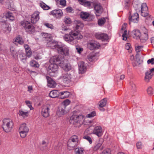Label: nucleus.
Here are the masks:
<instances>
[{
  "label": "nucleus",
  "mask_w": 154,
  "mask_h": 154,
  "mask_svg": "<svg viewBox=\"0 0 154 154\" xmlns=\"http://www.w3.org/2000/svg\"><path fill=\"white\" fill-rule=\"evenodd\" d=\"M82 35L78 31L74 30L70 31L69 34H66L63 37L64 40L70 44L75 43L77 40L82 39Z\"/></svg>",
  "instance_id": "1"
},
{
  "label": "nucleus",
  "mask_w": 154,
  "mask_h": 154,
  "mask_svg": "<svg viewBox=\"0 0 154 154\" xmlns=\"http://www.w3.org/2000/svg\"><path fill=\"white\" fill-rule=\"evenodd\" d=\"M48 46L52 49H56L58 53L63 55H67L69 54L68 48L64 45H59L56 41H50L48 42Z\"/></svg>",
  "instance_id": "2"
},
{
  "label": "nucleus",
  "mask_w": 154,
  "mask_h": 154,
  "mask_svg": "<svg viewBox=\"0 0 154 154\" xmlns=\"http://www.w3.org/2000/svg\"><path fill=\"white\" fill-rule=\"evenodd\" d=\"M13 121L9 118H5L2 121V128L4 131L8 133L11 131L14 127Z\"/></svg>",
  "instance_id": "3"
},
{
  "label": "nucleus",
  "mask_w": 154,
  "mask_h": 154,
  "mask_svg": "<svg viewBox=\"0 0 154 154\" xmlns=\"http://www.w3.org/2000/svg\"><path fill=\"white\" fill-rule=\"evenodd\" d=\"M84 120V116L80 115L79 116L73 115L70 118V123L74 125L75 127H79Z\"/></svg>",
  "instance_id": "4"
},
{
  "label": "nucleus",
  "mask_w": 154,
  "mask_h": 154,
  "mask_svg": "<svg viewBox=\"0 0 154 154\" xmlns=\"http://www.w3.org/2000/svg\"><path fill=\"white\" fill-rule=\"evenodd\" d=\"M79 139L78 136L73 135L69 140L67 143L68 148L69 150H72L76 147L78 144Z\"/></svg>",
  "instance_id": "5"
},
{
  "label": "nucleus",
  "mask_w": 154,
  "mask_h": 154,
  "mask_svg": "<svg viewBox=\"0 0 154 154\" xmlns=\"http://www.w3.org/2000/svg\"><path fill=\"white\" fill-rule=\"evenodd\" d=\"M20 24L21 26L23 27L29 33L31 34L35 32V27L28 21H22L21 22Z\"/></svg>",
  "instance_id": "6"
},
{
  "label": "nucleus",
  "mask_w": 154,
  "mask_h": 154,
  "mask_svg": "<svg viewBox=\"0 0 154 154\" xmlns=\"http://www.w3.org/2000/svg\"><path fill=\"white\" fill-rule=\"evenodd\" d=\"M29 128L25 123L21 124L19 128V131L20 137L22 138L25 137L27 134Z\"/></svg>",
  "instance_id": "7"
},
{
  "label": "nucleus",
  "mask_w": 154,
  "mask_h": 154,
  "mask_svg": "<svg viewBox=\"0 0 154 154\" xmlns=\"http://www.w3.org/2000/svg\"><path fill=\"white\" fill-rule=\"evenodd\" d=\"M80 14L81 17L83 20L87 21L92 20L94 18V15H91L87 12H82Z\"/></svg>",
  "instance_id": "8"
},
{
  "label": "nucleus",
  "mask_w": 154,
  "mask_h": 154,
  "mask_svg": "<svg viewBox=\"0 0 154 154\" xmlns=\"http://www.w3.org/2000/svg\"><path fill=\"white\" fill-rule=\"evenodd\" d=\"M93 6L96 15L97 16H100L103 11V8L102 6L99 3H94Z\"/></svg>",
  "instance_id": "9"
},
{
  "label": "nucleus",
  "mask_w": 154,
  "mask_h": 154,
  "mask_svg": "<svg viewBox=\"0 0 154 154\" xmlns=\"http://www.w3.org/2000/svg\"><path fill=\"white\" fill-rule=\"evenodd\" d=\"M41 114L44 117H47L49 115V111L50 109V106L47 105L42 106L41 107Z\"/></svg>",
  "instance_id": "10"
},
{
  "label": "nucleus",
  "mask_w": 154,
  "mask_h": 154,
  "mask_svg": "<svg viewBox=\"0 0 154 154\" xmlns=\"http://www.w3.org/2000/svg\"><path fill=\"white\" fill-rule=\"evenodd\" d=\"M100 46L99 43L94 40L90 41L88 43V47L91 50L98 49Z\"/></svg>",
  "instance_id": "11"
},
{
  "label": "nucleus",
  "mask_w": 154,
  "mask_h": 154,
  "mask_svg": "<svg viewBox=\"0 0 154 154\" xmlns=\"http://www.w3.org/2000/svg\"><path fill=\"white\" fill-rule=\"evenodd\" d=\"M51 14L57 18H60L63 16V13L61 10L57 9L51 11Z\"/></svg>",
  "instance_id": "12"
},
{
  "label": "nucleus",
  "mask_w": 154,
  "mask_h": 154,
  "mask_svg": "<svg viewBox=\"0 0 154 154\" xmlns=\"http://www.w3.org/2000/svg\"><path fill=\"white\" fill-rule=\"evenodd\" d=\"M129 23L130 24L131 22L134 23H137L139 21V15L137 13H135L133 14L131 16L129 17Z\"/></svg>",
  "instance_id": "13"
},
{
  "label": "nucleus",
  "mask_w": 154,
  "mask_h": 154,
  "mask_svg": "<svg viewBox=\"0 0 154 154\" xmlns=\"http://www.w3.org/2000/svg\"><path fill=\"white\" fill-rule=\"evenodd\" d=\"M154 68L150 69L149 71L146 72L145 73V81L148 82L151 79L154 74Z\"/></svg>",
  "instance_id": "14"
},
{
  "label": "nucleus",
  "mask_w": 154,
  "mask_h": 154,
  "mask_svg": "<svg viewBox=\"0 0 154 154\" xmlns=\"http://www.w3.org/2000/svg\"><path fill=\"white\" fill-rule=\"evenodd\" d=\"M92 133L98 137H101L103 133L102 127L99 126L95 127L93 130Z\"/></svg>",
  "instance_id": "15"
},
{
  "label": "nucleus",
  "mask_w": 154,
  "mask_h": 154,
  "mask_svg": "<svg viewBox=\"0 0 154 154\" xmlns=\"http://www.w3.org/2000/svg\"><path fill=\"white\" fill-rule=\"evenodd\" d=\"M58 66L56 63H51L48 68V72L49 74L55 73L57 70Z\"/></svg>",
  "instance_id": "16"
},
{
  "label": "nucleus",
  "mask_w": 154,
  "mask_h": 154,
  "mask_svg": "<svg viewBox=\"0 0 154 154\" xmlns=\"http://www.w3.org/2000/svg\"><path fill=\"white\" fill-rule=\"evenodd\" d=\"M143 33L140 36V41L144 43L146 41L148 38V32L147 29L145 28L143 29Z\"/></svg>",
  "instance_id": "17"
},
{
  "label": "nucleus",
  "mask_w": 154,
  "mask_h": 154,
  "mask_svg": "<svg viewBox=\"0 0 154 154\" xmlns=\"http://www.w3.org/2000/svg\"><path fill=\"white\" fill-rule=\"evenodd\" d=\"M39 12L38 11L35 12L32 14L31 20L32 23H36L39 18Z\"/></svg>",
  "instance_id": "18"
},
{
  "label": "nucleus",
  "mask_w": 154,
  "mask_h": 154,
  "mask_svg": "<svg viewBox=\"0 0 154 154\" xmlns=\"http://www.w3.org/2000/svg\"><path fill=\"white\" fill-rule=\"evenodd\" d=\"M96 38L98 39H100L102 41L106 40L108 39V35L104 33H97L95 34Z\"/></svg>",
  "instance_id": "19"
},
{
  "label": "nucleus",
  "mask_w": 154,
  "mask_h": 154,
  "mask_svg": "<svg viewBox=\"0 0 154 154\" xmlns=\"http://www.w3.org/2000/svg\"><path fill=\"white\" fill-rule=\"evenodd\" d=\"M73 28L75 29H81L84 26L83 24L79 20H75L73 23Z\"/></svg>",
  "instance_id": "20"
},
{
  "label": "nucleus",
  "mask_w": 154,
  "mask_h": 154,
  "mask_svg": "<svg viewBox=\"0 0 154 154\" xmlns=\"http://www.w3.org/2000/svg\"><path fill=\"white\" fill-rule=\"evenodd\" d=\"M79 72L82 74L86 70V66L85 63L83 61H81L78 63Z\"/></svg>",
  "instance_id": "21"
},
{
  "label": "nucleus",
  "mask_w": 154,
  "mask_h": 154,
  "mask_svg": "<svg viewBox=\"0 0 154 154\" xmlns=\"http://www.w3.org/2000/svg\"><path fill=\"white\" fill-rule=\"evenodd\" d=\"M29 112V111L20 109L19 111L18 114L20 117L25 118L28 116Z\"/></svg>",
  "instance_id": "22"
},
{
  "label": "nucleus",
  "mask_w": 154,
  "mask_h": 154,
  "mask_svg": "<svg viewBox=\"0 0 154 154\" xmlns=\"http://www.w3.org/2000/svg\"><path fill=\"white\" fill-rule=\"evenodd\" d=\"M47 80V85L50 88H54L56 86L57 84L49 76H46Z\"/></svg>",
  "instance_id": "23"
},
{
  "label": "nucleus",
  "mask_w": 154,
  "mask_h": 154,
  "mask_svg": "<svg viewBox=\"0 0 154 154\" xmlns=\"http://www.w3.org/2000/svg\"><path fill=\"white\" fill-rule=\"evenodd\" d=\"M61 78L65 83L68 84L71 82V77L70 74L68 73L63 74Z\"/></svg>",
  "instance_id": "24"
},
{
  "label": "nucleus",
  "mask_w": 154,
  "mask_h": 154,
  "mask_svg": "<svg viewBox=\"0 0 154 154\" xmlns=\"http://www.w3.org/2000/svg\"><path fill=\"white\" fill-rule=\"evenodd\" d=\"M66 107L64 105H61L59 108L57 114L59 116H61L65 114Z\"/></svg>",
  "instance_id": "25"
},
{
  "label": "nucleus",
  "mask_w": 154,
  "mask_h": 154,
  "mask_svg": "<svg viewBox=\"0 0 154 154\" xmlns=\"http://www.w3.org/2000/svg\"><path fill=\"white\" fill-rule=\"evenodd\" d=\"M60 66L65 70L68 71L71 69V67L70 65L64 62L60 63Z\"/></svg>",
  "instance_id": "26"
},
{
  "label": "nucleus",
  "mask_w": 154,
  "mask_h": 154,
  "mask_svg": "<svg viewBox=\"0 0 154 154\" xmlns=\"http://www.w3.org/2000/svg\"><path fill=\"white\" fill-rule=\"evenodd\" d=\"M78 1L80 4L89 8H90L91 5H93L94 3L93 2H90L85 0H78Z\"/></svg>",
  "instance_id": "27"
},
{
  "label": "nucleus",
  "mask_w": 154,
  "mask_h": 154,
  "mask_svg": "<svg viewBox=\"0 0 154 154\" xmlns=\"http://www.w3.org/2000/svg\"><path fill=\"white\" fill-rule=\"evenodd\" d=\"M131 35L133 37L136 39L140 38L141 33L140 31L138 29H134L131 32Z\"/></svg>",
  "instance_id": "28"
},
{
  "label": "nucleus",
  "mask_w": 154,
  "mask_h": 154,
  "mask_svg": "<svg viewBox=\"0 0 154 154\" xmlns=\"http://www.w3.org/2000/svg\"><path fill=\"white\" fill-rule=\"evenodd\" d=\"M70 93L67 91H65L59 92V97L61 99L68 98L70 95Z\"/></svg>",
  "instance_id": "29"
},
{
  "label": "nucleus",
  "mask_w": 154,
  "mask_h": 154,
  "mask_svg": "<svg viewBox=\"0 0 154 154\" xmlns=\"http://www.w3.org/2000/svg\"><path fill=\"white\" fill-rule=\"evenodd\" d=\"M2 28L4 32L6 33L10 32L11 30V28L10 26V25L5 23H4V24L2 25Z\"/></svg>",
  "instance_id": "30"
},
{
  "label": "nucleus",
  "mask_w": 154,
  "mask_h": 154,
  "mask_svg": "<svg viewBox=\"0 0 154 154\" xmlns=\"http://www.w3.org/2000/svg\"><path fill=\"white\" fill-rule=\"evenodd\" d=\"M59 92L56 90H53L50 91L49 93V96L52 98H54L59 97Z\"/></svg>",
  "instance_id": "31"
},
{
  "label": "nucleus",
  "mask_w": 154,
  "mask_h": 154,
  "mask_svg": "<svg viewBox=\"0 0 154 154\" xmlns=\"http://www.w3.org/2000/svg\"><path fill=\"white\" fill-rule=\"evenodd\" d=\"M102 144V142L100 141V140L96 142L93 148L94 150V151H97L99 148H100L101 150L102 149H103V147L102 146H101Z\"/></svg>",
  "instance_id": "32"
},
{
  "label": "nucleus",
  "mask_w": 154,
  "mask_h": 154,
  "mask_svg": "<svg viewBox=\"0 0 154 154\" xmlns=\"http://www.w3.org/2000/svg\"><path fill=\"white\" fill-rule=\"evenodd\" d=\"M126 23H124L122 26V28H121L122 30L124 29V32L123 33L122 35V37L123 38L122 39L124 40H126L127 39V38L126 37V34H127V30H125V28L126 27Z\"/></svg>",
  "instance_id": "33"
},
{
  "label": "nucleus",
  "mask_w": 154,
  "mask_h": 154,
  "mask_svg": "<svg viewBox=\"0 0 154 154\" xmlns=\"http://www.w3.org/2000/svg\"><path fill=\"white\" fill-rule=\"evenodd\" d=\"M96 57L95 54L94 53H91L88 56L87 58L89 61L92 62L96 59Z\"/></svg>",
  "instance_id": "34"
},
{
  "label": "nucleus",
  "mask_w": 154,
  "mask_h": 154,
  "mask_svg": "<svg viewBox=\"0 0 154 154\" xmlns=\"http://www.w3.org/2000/svg\"><path fill=\"white\" fill-rule=\"evenodd\" d=\"M107 100L106 98H104L100 100L98 103V105L100 107L105 106L106 104Z\"/></svg>",
  "instance_id": "35"
},
{
  "label": "nucleus",
  "mask_w": 154,
  "mask_h": 154,
  "mask_svg": "<svg viewBox=\"0 0 154 154\" xmlns=\"http://www.w3.org/2000/svg\"><path fill=\"white\" fill-rule=\"evenodd\" d=\"M60 60L58 56H55L51 58L50 60V61L51 63H54L60 61Z\"/></svg>",
  "instance_id": "36"
},
{
  "label": "nucleus",
  "mask_w": 154,
  "mask_h": 154,
  "mask_svg": "<svg viewBox=\"0 0 154 154\" xmlns=\"http://www.w3.org/2000/svg\"><path fill=\"white\" fill-rule=\"evenodd\" d=\"M85 150L82 148L78 147L75 149V154H84Z\"/></svg>",
  "instance_id": "37"
},
{
  "label": "nucleus",
  "mask_w": 154,
  "mask_h": 154,
  "mask_svg": "<svg viewBox=\"0 0 154 154\" xmlns=\"http://www.w3.org/2000/svg\"><path fill=\"white\" fill-rule=\"evenodd\" d=\"M6 18L9 19L10 20H14V17L12 13L8 12L5 14Z\"/></svg>",
  "instance_id": "38"
},
{
  "label": "nucleus",
  "mask_w": 154,
  "mask_h": 154,
  "mask_svg": "<svg viewBox=\"0 0 154 154\" xmlns=\"http://www.w3.org/2000/svg\"><path fill=\"white\" fill-rule=\"evenodd\" d=\"M40 6L44 10H48L50 8V7L42 2L40 3Z\"/></svg>",
  "instance_id": "39"
},
{
  "label": "nucleus",
  "mask_w": 154,
  "mask_h": 154,
  "mask_svg": "<svg viewBox=\"0 0 154 154\" xmlns=\"http://www.w3.org/2000/svg\"><path fill=\"white\" fill-rule=\"evenodd\" d=\"M6 20L5 14L4 13L1 14L0 15V22L5 23Z\"/></svg>",
  "instance_id": "40"
},
{
  "label": "nucleus",
  "mask_w": 154,
  "mask_h": 154,
  "mask_svg": "<svg viewBox=\"0 0 154 154\" xmlns=\"http://www.w3.org/2000/svg\"><path fill=\"white\" fill-rule=\"evenodd\" d=\"M143 48L142 46L137 45L135 46V51L137 53L136 56L139 54L138 53L140 52L142 50Z\"/></svg>",
  "instance_id": "41"
},
{
  "label": "nucleus",
  "mask_w": 154,
  "mask_h": 154,
  "mask_svg": "<svg viewBox=\"0 0 154 154\" xmlns=\"http://www.w3.org/2000/svg\"><path fill=\"white\" fill-rule=\"evenodd\" d=\"M15 42L20 45H23L24 43L23 39L20 37H18L16 38Z\"/></svg>",
  "instance_id": "42"
},
{
  "label": "nucleus",
  "mask_w": 154,
  "mask_h": 154,
  "mask_svg": "<svg viewBox=\"0 0 154 154\" xmlns=\"http://www.w3.org/2000/svg\"><path fill=\"white\" fill-rule=\"evenodd\" d=\"M125 49L128 50V52L129 53H131L132 51V48L131 46V44L129 43H127L126 44Z\"/></svg>",
  "instance_id": "43"
},
{
  "label": "nucleus",
  "mask_w": 154,
  "mask_h": 154,
  "mask_svg": "<svg viewBox=\"0 0 154 154\" xmlns=\"http://www.w3.org/2000/svg\"><path fill=\"white\" fill-rule=\"evenodd\" d=\"M30 65L31 66L33 67H38L39 65L34 60H32L30 62Z\"/></svg>",
  "instance_id": "44"
},
{
  "label": "nucleus",
  "mask_w": 154,
  "mask_h": 154,
  "mask_svg": "<svg viewBox=\"0 0 154 154\" xmlns=\"http://www.w3.org/2000/svg\"><path fill=\"white\" fill-rule=\"evenodd\" d=\"M48 144V143L45 140H43L42 141L41 145V146L40 149L41 150H42L44 149V147H46Z\"/></svg>",
  "instance_id": "45"
},
{
  "label": "nucleus",
  "mask_w": 154,
  "mask_h": 154,
  "mask_svg": "<svg viewBox=\"0 0 154 154\" xmlns=\"http://www.w3.org/2000/svg\"><path fill=\"white\" fill-rule=\"evenodd\" d=\"M141 15L142 16L146 17L149 16V17H150V16L149 15L148 11H145V10H141Z\"/></svg>",
  "instance_id": "46"
},
{
  "label": "nucleus",
  "mask_w": 154,
  "mask_h": 154,
  "mask_svg": "<svg viewBox=\"0 0 154 154\" xmlns=\"http://www.w3.org/2000/svg\"><path fill=\"white\" fill-rule=\"evenodd\" d=\"M64 21L66 24H70L71 22V19L68 17H66L64 18Z\"/></svg>",
  "instance_id": "47"
},
{
  "label": "nucleus",
  "mask_w": 154,
  "mask_h": 154,
  "mask_svg": "<svg viewBox=\"0 0 154 154\" xmlns=\"http://www.w3.org/2000/svg\"><path fill=\"white\" fill-rule=\"evenodd\" d=\"M10 51L11 55L14 57L16 54V52L15 50V48L13 47H11Z\"/></svg>",
  "instance_id": "48"
},
{
  "label": "nucleus",
  "mask_w": 154,
  "mask_h": 154,
  "mask_svg": "<svg viewBox=\"0 0 154 154\" xmlns=\"http://www.w3.org/2000/svg\"><path fill=\"white\" fill-rule=\"evenodd\" d=\"M105 22V19L104 18H101L98 20V23L100 26L103 24Z\"/></svg>",
  "instance_id": "49"
},
{
  "label": "nucleus",
  "mask_w": 154,
  "mask_h": 154,
  "mask_svg": "<svg viewBox=\"0 0 154 154\" xmlns=\"http://www.w3.org/2000/svg\"><path fill=\"white\" fill-rule=\"evenodd\" d=\"M25 103L26 105L28 106L30 108V110H31L33 109V108L32 106V103L31 101L29 100H27L25 101Z\"/></svg>",
  "instance_id": "50"
},
{
  "label": "nucleus",
  "mask_w": 154,
  "mask_h": 154,
  "mask_svg": "<svg viewBox=\"0 0 154 154\" xmlns=\"http://www.w3.org/2000/svg\"><path fill=\"white\" fill-rule=\"evenodd\" d=\"M70 101L69 100L67 99L63 101L62 104L61 105H64L65 106V107H66V106H67L69 105L70 104Z\"/></svg>",
  "instance_id": "51"
},
{
  "label": "nucleus",
  "mask_w": 154,
  "mask_h": 154,
  "mask_svg": "<svg viewBox=\"0 0 154 154\" xmlns=\"http://www.w3.org/2000/svg\"><path fill=\"white\" fill-rule=\"evenodd\" d=\"M141 10L148 11V8L146 5V3H143L141 5Z\"/></svg>",
  "instance_id": "52"
},
{
  "label": "nucleus",
  "mask_w": 154,
  "mask_h": 154,
  "mask_svg": "<svg viewBox=\"0 0 154 154\" xmlns=\"http://www.w3.org/2000/svg\"><path fill=\"white\" fill-rule=\"evenodd\" d=\"M83 138L84 139L88 141L90 144H91L92 143V140L91 137L88 136H85L83 137Z\"/></svg>",
  "instance_id": "53"
},
{
  "label": "nucleus",
  "mask_w": 154,
  "mask_h": 154,
  "mask_svg": "<svg viewBox=\"0 0 154 154\" xmlns=\"http://www.w3.org/2000/svg\"><path fill=\"white\" fill-rule=\"evenodd\" d=\"M96 113L95 112H93L91 113L88 114L86 116L88 118H91L92 117L95 116Z\"/></svg>",
  "instance_id": "54"
},
{
  "label": "nucleus",
  "mask_w": 154,
  "mask_h": 154,
  "mask_svg": "<svg viewBox=\"0 0 154 154\" xmlns=\"http://www.w3.org/2000/svg\"><path fill=\"white\" fill-rule=\"evenodd\" d=\"M44 25L47 27L51 29H53L54 28L53 26L51 24H50L48 23H44Z\"/></svg>",
  "instance_id": "55"
},
{
  "label": "nucleus",
  "mask_w": 154,
  "mask_h": 154,
  "mask_svg": "<svg viewBox=\"0 0 154 154\" xmlns=\"http://www.w3.org/2000/svg\"><path fill=\"white\" fill-rule=\"evenodd\" d=\"M62 30L63 32H69L70 31V30L69 28L66 26L63 27L62 28Z\"/></svg>",
  "instance_id": "56"
},
{
  "label": "nucleus",
  "mask_w": 154,
  "mask_h": 154,
  "mask_svg": "<svg viewBox=\"0 0 154 154\" xmlns=\"http://www.w3.org/2000/svg\"><path fill=\"white\" fill-rule=\"evenodd\" d=\"M60 4L63 6H65L66 5V2L65 0H60L59 1Z\"/></svg>",
  "instance_id": "57"
},
{
  "label": "nucleus",
  "mask_w": 154,
  "mask_h": 154,
  "mask_svg": "<svg viewBox=\"0 0 154 154\" xmlns=\"http://www.w3.org/2000/svg\"><path fill=\"white\" fill-rule=\"evenodd\" d=\"M110 150L109 149H107L103 150L101 154H110Z\"/></svg>",
  "instance_id": "58"
},
{
  "label": "nucleus",
  "mask_w": 154,
  "mask_h": 154,
  "mask_svg": "<svg viewBox=\"0 0 154 154\" xmlns=\"http://www.w3.org/2000/svg\"><path fill=\"white\" fill-rule=\"evenodd\" d=\"M26 55L28 57H30L32 55V52L30 49L26 51Z\"/></svg>",
  "instance_id": "59"
},
{
  "label": "nucleus",
  "mask_w": 154,
  "mask_h": 154,
  "mask_svg": "<svg viewBox=\"0 0 154 154\" xmlns=\"http://www.w3.org/2000/svg\"><path fill=\"white\" fill-rule=\"evenodd\" d=\"M142 143L140 142H138L137 143V149H141L142 148Z\"/></svg>",
  "instance_id": "60"
},
{
  "label": "nucleus",
  "mask_w": 154,
  "mask_h": 154,
  "mask_svg": "<svg viewBox=\"0 0 154 154\" xmlns=\"http://www.w3.org/2000/svg\"><path fill=\"white\" fill-rule=\"evenodd\" d=\"M147 92L149 94H152V88L151 87H149L147 89Z\"/></svg>",
  "instance_id": "61"
},
{
  "label": "nucleus",
  "mask_w": 154,
  "mask_h": 154,
  "mask_svg": "<svg viewBox=\"0 0 154 154\" xmlns=\"http://www.w3.org/2000/svg\"><path fill=\"white\" fill-rule=\"evenodd\" d=\"M154 58H152L151 59H149L147 61V63L148 64L151 63L152 65L154 64Z\"/></svg>",
  "instance_id": "62"
},
{
  "label": "nucleus",
  "mask_w": 154,
  "mask_h": 154,
  "mask_svg": "<svg viewBox=\"0 0 154 154\" xmlns=\"http://www.w3.org/2000/svg\"><path fill=\"white\" fill-rule=\"evenodd\" d=\"M76 49L77 50L79 54L81 53L82 51H83V49L82 48L79 47H76Z\"/></svg>",
  "instance_id": "63"
},
{
  "label": "nucleus",
  "mask_w": 154,
  "mask_h": 154,
  "mask_svg": "<svg viewBox=\"0 0 154 154\" xmlns=\"http://www.w3.org/2000/svg\"><path fill=\"white\" fill-rule=\"evenodd\" d=\"M72 10V9L71 7H67L66 9V11L67 12H70Z\"/></svg>",
  "instance_id": "64"
}]
</instances>
